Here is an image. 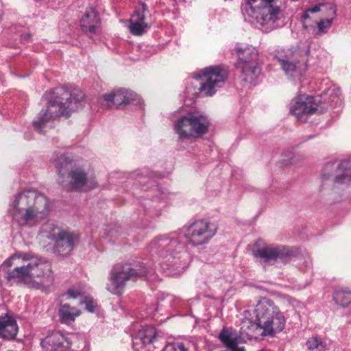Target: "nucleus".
Wrapping results in <instances>:
<instances>
[{
    "label": "nucleus",
    "instance_id": "1",
    "mask_svg": "<svg viewBox=\"0 0 351 351\" xmlns=\"http://www.w3.org/2000/svg\"><path fill=\"white\" fill-rule=\"evenodd\" d=\"M45 107L39 112L33 121V125L40 130L47 122L60 116L69 117L73 111L84 105V93L79 89L69 91L65 87H57L47 91L43 96Z\"/></svg>",
    "mask_w": 351,
    "mask_h": 351
},
{
    "label": "nucleus",
    "instance_id": "2",
    "mask_svg": "<svg viewBox=\"0 0 351 351\" xmlns=\"http://www.w3.org/2000/svg\"><path fill=\"white\" fill-rule=\"evenodd\" d=\"M49 211L47 198L34 190L19 193L9 208L13 221L21 227L37 226Z\"/></svg>",
    "mask_w": 351,
    "mask_h": 351
},
{
    "label": "nucleus",
    "instance_id": "3",
    "mask_svg": "<svg viewBox=\"0 0 351 351\" xmlns=\"http://www.w3.org/2000/svg\"><path fill=\"white\" fill-rule=\"evenodd\" d=\"M152 256H158L167 266L172 267L176 274H181L187 268L190 256L185 243L176 233L160 235L153 239L148 246Z\"/></svg>",
    "mask_w": 351,
    "mask_h": 351
},
{
    "label": "nucleus",
    "instance_id": "4",
    "mask_svg": "<svg viewBox=\"0 0 351 351\" xmlns=\"http://www.w3.org/2000/svg\"><path fill=\"white\" fill-rule=\"evenodd\" d=\"M275 2L276 0H246L241 5V10L263 32H269L278 27L277 22L281 14L280 8Z\"/></svg>",
    "mask_w": 351,
    "mask_h": 351
},
{
    "label": "nucleus",
    "instance_id": "5",
    "mask_svg": "<svg viewBox=\"0 0 351 351\" xmlns=\"http://www.w3.org/2000/svg\"><path fill=\"white\" fill-rule=\"evenodd\" d=\"M254 313L263 328L261 336L274 337L285 327L287 320L284 313L272 300L267 298L258 301Z\"/></svg>",
    "mask_w": 351,
    "mask_h": 351
},
{
    "label": "nucleus",
    "instance_id": "6",
    "mask_svg": "<svg viewBox=\"0 0 351 351\" xmlns=\"http://www.w3.org/2000/svg\"><path fill=\"white\" fill-rule=\"evenodd\" d=\"M149 272L143 263H118L112 268L106 288L112 294L121 295L128 281L147 276Z\"/></svg>",
    "mask_w": 351,
    "mask_h": 351
},
{
    "label": "nucleus",
    "instance_id": "7",
    "mask_svg": "<svg viewBox=\"0 0 351 351\" xmlns=\"http://www.w3.org/2000/svg\"><path fill=\"white\" fill-rule=\"evenodd\" d=\"M209 125L207 117L190 112L175 121L173 129L178 139L185 141L191 138L201 137L208 132Z\"/></svg>",
    "mask_w": 351,
    "mask_h": 351
},
{
    "label": "nucleus",
    "instance_id": "8",
    "mask_svg": "<svg viewBox=\"0 0 351 351\" xmlns=\"http://www.w3.org/2000/svg\"><path fill=\"white\" fill-rule=\"evenodd\" d=\"M195 77L200 80L199 92L210 97L223 86L227 72L220 66H210L200 70Z\"/></svg>",
    "mask_w": 351,
    "mask_h": 351
},
{
    "label": "nucleus",
    "instance_id": "9",
    "mask_svg": "<svg viewBox=\"0 0 351 351\" xmlns=\"http://www.w3.org/2000/svg\"><path fill=\"white\" fill-rule=\"evenodd\" d=\"M217 227L206 220H197L184 228V237L189 244L206 243L216 234Z\"/></svg>",
    "mask_w": 351,
    "mask_h": 351
},
{
    "label": "nucleus",
    "instance_id": "10",
    "mask_svg": "<svg viewBox=\"0 0 351 351\" xmlns=\"http://www.w3.org/2000/svg\"><path fill=\"white\" fill-rule=\"evenodd\" d=\"M30 274L33 280L32 287L45 290L53 282V277L50 264L36 259L30 261Z\"/></svg>",
    "mask_w": 351,
    "mask_h": 351
},
{
    "label": "nucleus",
    "instance_id": "11",
    "mask_svg": "<svg viewBox=\"0 0 351 351\" xmlns=\"http://www.w3.org/2000/svg\"><path fill=\"white\" fill-rule=\"evenodd\" d=\"M69 180L62 181V186L69 191H86L97 187L95 179L88 177L81 167L72 168L68 175Z\"/></svg>",
    "mask_w": 351,
    "mask_h": 351
},
{
    "label": "nucleus",
    "instance_id": "12",
    "mask_svg": "<svg viewBox=\"0 0 351 351\" xmlns=\"http://www.w3.org/2000/svg\"><path fill=\"white\" fill-rule=\"evenodd\" d=\"M257 255L271 264H286L293 256V252L289 247L284 245L265 246L257 250Z\"/></svg>",
    "mask_w": 351,
    "mask_h": 351
},
{
    "label": "nucleus",
    "instance_id": "13",
    "mask_svg": "<svg viewBox=\"0 0 351 351\" xmlns=\"http://www.w3.org/2000/svg\"><path fill=\"white\" fill-rule=\"evenodd\" d=\"M276 58L287 75L292 77L300 73V62L298 53L290 49L279 51Z\"/></svg>",
    "mask_w": 351,
    "mask_h": 351
},
{
    "label": "nucleus",
    "instance_id": "14",
    "mask_svg": "<svg viewBox=\"0 0 351 351\" xmlns=\"http://www.w3.org/2000/svg\"><path fill=\"white\" fill-rule=\"evenodd\" d=\"M53 247V252L59 256H69L78 241V235L74 232L64 230L56 235Z\"/></svg>",
    "mask_w": 351,
    "mask_h": 351
},
{
    "label": "nucleus",
    "instance_id": "15",
    "mask_svg": "<svg viewBox=\"0 0 351 351\" xmlns=\"http://www.w3.org/2000/svg\"><path fill=\"white\" fill-rule=\"evenodd\" d=\"M317 107L318 104L314 97L302 95L293 100L290 111L298 119H302L305 115L315 113L317 110Z\"/></svg>",
    "mask_w": 351,
    "mask_h": 351
},
{
    "label": "nucleus",
    "instance_id": "16",
    "mask_svg": "<svg viewBox=\"0 0 351 351\" xmlns=\"http://www.w3.org/2000/svg\"><path fill=\"white\" fill-rule=\"evenodd\" d=\"M324 10H328V16H330L332 17L335 16L336 14V9L334 5L331 3H319L317 5H315L310 8H308L307 10H306L303 14V18L306 19L309 17L310 13H315L319 11H324ZM332 18L331 19H322L319 22L317 23V29L315 34L317 36H322L324 34H326L330 27L332 25Z\"/></svg>",
    "mask_w": 351,
    "mask_h": 351
},
{
    "label": "nucleus",
    "instance_id": "17",
    "mask_svg": "<svg viewBox=\"0 0 351 351\" xmlns=\"http://www.w3.org/2000/svg\"><path fill=\"white\" fill-rule=\"evenodd\" d=\"M149 12L148 8L145 3H141L140 7L136 8L130 21V31L134 36L143 35L151 26V23L145 17Z\"/></svg>",
    "mask_w": 351,
    "mask_h": 351
},
{
    "label": "nucleus",
    "instance_id": "18",
    "mask_svg": "<svg viewBox=\"0 0 351 351\" xmlns=\"http://www.w3.org/2000/svg\"><path fill=\"white\" fill-rule=\"evenodd\" d=\"M136 95L132 90L119 89L110 94L103 95V105L108 108L115 106L119 108L121 105L129 104L135 101Z\"/></svg>",
    "mask_w": 351,
    "mask_h": 351
},
{
    "label": "nucleus",
    "instance_id": "19",
    "mask_svg": "<svg viewBox=\"0 0 351 351\" xmlns=\"http://www.w3.org/2000/svg\"><path fill=\"white\" fill-rule=\"evenodd\" d=\"M41 346L46 351H65L71 348V342L69 338L56 331L43 339Z\"/></svg>",
    "mask_w": 351,
    "mask_h": 351
},
{
    "label": "nucleus",
    "instance_id": "20",
    "mask_svg": "<svg viewBox=\"0 0 351 351\" xmlns=\"http://www.w3.org/2000/svg\"><path fill=\"white\" fill-rule=\"evenodd\" d=\"M157 337L158 332L154 327L142 326L132 339L133 348L136 351H143L145 346L154 343Z\"/></svg>",
    "mask_w": 351,
    "mask_h": 351
},
{
    "label": "nucleus",
    "instance_id": "21",
    "mask_svg": "<svg viewBox=\"0 0 351 351\" xmlns=\"http://www.w3.org/2000/svg\"><path fill=\"white\" fill-rule=\"evenodd\" d=\"M80 27L88 34H96L100 30L101 20L97 12L90 8L86 10L80 20Z\"/></svg>",
    "mask_w": 351,
    "mask_h": 351
},
{
    "label": "nucleus",
    "instance_id": "22",
    "mask_svg": "<svg viewBox=\"0 0 351 351\" xmlns=\"http://www.w3.org/2000/svg\"><path fill=\"white\" fill-rule=\"evenodd\" d=\"M5 278L8 282H23L32 287L33 280H32L30 274V262L25 263L21 266H17L10 271H5Z\"/></svg>",
    "mask_w": 351,
    "mask_h": 351
},
{
    "label": "nucleus",
    "instance_id": "23",
    "mask_svg": "<svg viewBox=\"0 0 351 351\" xmlns=\"http://www.w3.org/2000/svg\"><path fill=\"white\" fill-rule=\"evenodd\" d=\"M219 340L231 351H245L244 347H239L242 338L234 331L223 328L219 335Z\"/></svg>",
    "mask_w": 351,
    "mask_h": 351
},
{
    "label": "nucleus",
    "instance_id": "24",
    "mask_svg": "<svg viewBox=\"0 0 351 351\" xmlns=\"http://www.w3.org/2000/svg\"><path fill=\"white\" fill-rule=\"evenodd\" d=\"M18 332L16 320L8 314L0 316V337L4 339H14Z\"/></svg>",
    "mask_w": 351,
    "mask_h": 351
},
{
    "label": "nucleus",
    "instance_id": "25",
    "mask_svg": "<svg viewBox=\"0 0 351 351\" xmlns=\"http://www.w3.org/2000/svg\"><path fill=\"white\" fill-rule=\"evenodd\" d=\"M235 50L239 58L237 66L257 64L258 53L256 48L252 46H247L244 49L237 47Z\"/></svg>",
    "mask_w": 351,
    "mask_h": 351
},
{
    "label": "nucleus",
    "instance_id": "26",
    "mask_svg": "<svg viewBox=\"0 0 351 351\" xmlns=\"http://www.w3.org/2000/svg\"><path fill=\"white\" fill-rule=\"evenodd\" d=\"M237 68L241 71V78L244 82V86L256 84V80L261 72L257 64L243 65V66H237Z\"/></svg>",
    "mask_w": 351,
    "mask_h": 351
},
{
    "label": "nucleus",
    "instance_id": "27",
    "mask_svg": "<svg viewBox=\"0 0 351 351\" xmlns=\"http://www.w3.org/2000/svg\"><path fill=\"white\" fill-rule=\"evenodd\" d=\"M351 181V161L343 160L336 167L334 182L336 184H345Z\"/></svg>",
    "mask_w": 351,
    "mask_h": 351
},
{
    "label": "nucleus",
    "instance_id": "28",
    "mask_svg": "<svg viewBox=\"0 0 351 351\" xmlns=\"http://www.w3.org/2000/svg\"><path fill=\"white\" fill-rule=\"evenodd\" d=\"M52 160L60 177L63 178L67 171L73 168V160L67 154L55 152Z\"/></svg>",
    "mask_w": 351,
    "mask_h": 351
},
{
    "label": "nucleus",
    "instance_id": "29",
    "mask_svg": "<svg viewBox=\"0 0 351 351\" xmlns=\"http://www.w3.org/2000/svg\"><path fill=\"white\" fill-rule=\"evenodd\" d=\"M81 314V311L69 304L61 303L58 309L60 320L62 323L69 324L74 322L77 317Z\"/></svg>",
    "mask_w": 351,
    "mask_h": 351
},
{
    "label": "nucleus",
    "instance_id": "30",
    "mask_svg": "<svg viewBox=\"0 0 351 351\" xmlns=\"http://www.w3.org/2000/svg\"><path fill=\"white\" fill-rule=\"evenodd\" d=\"M242 333L252 338L255 335H261L263 328L258 324V322L255 317V321L253 322L250 319H245L241 323V327Z\"/></svg>",
    "mask_w": 351,
    "mask_h": 351
},
{
    "label": "nucleus",
    "instance_id": "31",
    "mask_svg": "<svg viewBox=\"0 0 351 351\" xmlns=\"http://www.w3.org/2000/svg\"><path fill=\"white\" fill-rule=\"evenodd\" d=\"M333 299L336 304L346 306L351 302V292L345 289H337L333 293Z\"/></svg>",
    "mask_w": 351,
    "mask_h": 351
},
{
    "label": "nucleus",
    "instance_id": "32",
    "mask_svg": "<svg viewBox=\"0 0 351 351\" xmlns=\"http://www.w3.org/2000/svg\"><path fill=\"white\" fill-rule=\"evenodd\" d=\"M42 230L43 232L47 233V237L53 240L56 239V235L59 234V232H63L64 230L58 227L53 222L47 221L42 226Z\"/></svg>",
    "mask_w": 351,
    "mask_h": 351
},
{
    "label": "nucleus",
    "instance_id": "33",
    "mask_svg": "<svg viewBox=\"0 0 351 351\" xmlns=\"http://www.w3.org/2000/svg\"><path fill=\"white\" fill-rule=\"evenodd\" d=\"M70 341L73 351H89L88 343L84 337L73 336Z\"/></svg>",
    "mask_w": 351,
    "mask_h": 351
},
{
    "label": "nucleus",
    "instance_id": "34",
    "mask_svg": "<svg viewBox=\"0 0 351 351\" xmlns=\"http://www.w3.org/2000/svg\"><path fill=\"white\" fill-rule=\"evenodd\" d=\"M306 345L308 350H315L317 349L319 351H325L328 350L327 344L326 342L319 339L317 337H312L309 338Z\"/></svg>",
    "mask_w": 351,
    "mask_h": 351
},
{
    "label": "nucleus",
    "instance_id": "35",
    "mask_svg": "<svg viewBox=\"0 0 351 351\" xmlns=\"http://www.w3.org/2000/svg\"><path fill=\"white\" fill-rule=\"evenodd\" d=\"M162 351H188L182 343L175 342L167 344Z\"/></svg>",
    "mask_w": 351,
    "mask_h": 351
},
{
    "label": "nucleus",
    "instance_id": "36",
    "mask_svg": "<svg viewBox=\"0 0 351 351\" xmlns=\"http://www.w3.org/2000/svg\"><path fill=\"white\" fill-rule=\"evenodd\" d=\"M66 295L69 298H77L79 295H80V292L77 290L69 289L66 292Z\"/></svg>",
    "mask_w": 351,
    "mask_h": 351
},
{
    "label": "nucleus",
    "instance_id": "37",
    "mask_svg": "<svg viewBox=\"0 0 351 351\" xmlns=\"http://www.w3.org/2000/svg\"><path fill=\"white\" fill-rule=\"evenodd\" d=\"M86 308L89 312H93L95 311V305L92 302H86Z\"/></svg>",
    "mask_w": 351,
    "mask_h": 351
},
{
    "label": "nucleus",
    "instance_id": "38",
    "mask_svg": "<svg viewBox=\"0 0 351 351\" xmlns=\"http://www.w3.org/2000/svg\"><path fill=\"white\" fill-rule=\"evenodd\" d=\"M23 261H25L26 262V261L27 260V258L26 257H24L23 258Z\"/></svg>",
    "mask_w": 351,
    "mask_h": 351
},
{
    "label": "nucleus",
    "instance_id": "39",
    "mask_svg": "<svg viewBox=\"0 0 351 351\" xmlns=\"http://www.w3.org/2000/svg\"><path fill=\"white\" fill-rule=\"evenodd\" d=\"M25 38H29V35L25 36Z\"/></svg>",
    "mask_w": 351,
    "mask_h": 351
}]
</instances>
